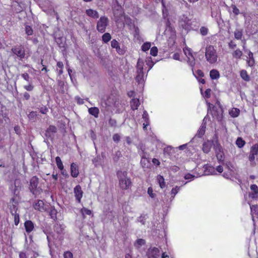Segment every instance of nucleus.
Returning a JSON list of instances; mask_svg holds the SVG:
<instances>
[{
    "label": "nucleus",
    "instance_id": "49",
    "mask_svg": "<svg viewBox=\"0 0 258 258\" xmlns=\"http://www.w3.org/2000/svg\"><path fill=\"white\" fill-rule=\"evenodd\" d=\"M158 53V48L156 46H154L151 48L150 50V54L154 56H156L157 55Z\"/></svg>",
    "mask_w": 258,
    "mask_h": 258
},
{
    "label": "nucleus",
    "instance_id": "47",
    "mask_svg": "<svg viewBox=\"0 0 258 258\" xmlns=\"http://www.w3.org/2000/svg\"><path fill=\"white\" fill-rule=\"evenodd\" d=\"M147 192L148 195L151 198L154 199L156 197V194L153 192V188L151 187H148Z\"/></svg>",
    "mask_w": 258,
    "mask_h": 258
},
{
    "label": "nucleus",
    "instance_id": "59",
    "mask_svg": "<svg viewBox=\"0 0 258 258\" xmlns=\"http://www.w3.org/2000/svg\"><path fill=\"white\" fill-rule=\"evenodd\" d=\"M40 112L44 114H45L48 111V108L46 106H43L40 108Z\"/></svg>",
    "mask_w": 258,
    "mask_h": 258
},
{
    "label": "nucleus",
    "instance_id": "11",
    "mask_svg": "<svg viewBox=\"0 0 258 258\" xmlns=\"http://www.w3.org/2000/svg\"><path fill=\"white\" fill-rule=\"evenodd\" d=\"M74 191L76 200L79 203L81 202V200L83 196V192L81 187L80 185H77L74 189Z\"/></svg>",
    "mask_w": 258,
    "mask_h": 258
},
{
    "label": "nucleus",
    "instance_id": "62",
    "mask_svg": "<svg viewBox=\"0 0 258 258\" xmlns=\"http://www.w3.org/2000/svg\"><path fill=\"white\" fill-rule=\"evenodd\" d=\"M250 189L252 191V192L258 193V187L255 184H252L250 186Z\"/></svg>",
    "mask_w": 258,
    "mask_h": 258
},
{
    "label": "nucleus",
    "instance_id": "51",
    "mask_svg": "<svg viewBox=\"0 0 258 258\" xmlns=\"http://www.w3.org/2000/svg\"><path fill=\"white\" fill-rule=\"evenodd\" d=\"M23 87L26 90L28 91H31L34 89V86L31 83H29L27 85H24Z\"/></svg>",
    "mask_w": 258,
    "mask_h": 258
},
{
    "label": "nucleus",
    "instance_id": "41",
    "mask_svg": "<svg viewBox=\"0 0 258 258\" xmlns=\"http://www.w3.org/2000/svg\"><path fill=\"white\" fill-rule=\"evenodd\" d=\"M217 160L219 162H223L224 154L223 152H218L216 154Z\"/></svg>",
    "mask_w": 258,
    "mask_h": 258
},
{
    "label": "nucleus",
    "instance_id": "1",
    "mask_svg": "<svg viewBox=\"0 0 258 258\" xmlns=\"http://www.w3.org/2000/svg\"><path fill=\"white\" fill-rule=\"evenodd\" d=\"M205 58L210 64L215 63L218 59V54L215 47L211 45H208L205 48Z\"/></svg>",
    "mask_w": 258,
    "mask_h": 258
},
{
    "label": "nucleus",
    "instance_id": "26",
    "mask_svg": "<svg viewBox=\"0 0 258 258\" xmlns=\"http://www.w3.org/2000/svg\"><path fill=\"white\" fill-rule=\"evenodd\" d=\"M210 76L212 80H216L220 77L219 72L216 70H212L210 72Z\"/></svg>",
    "mask_w": 258,
    "mask_h": 258
},
{
    "label": "nucleus",
    "instance_id": "2",
    "mask_svg": "<svg viewBox=\"0 0 258 258\" xmlns=\"http://www.w3.org/2000/svg\"><path fill=\"white\" fill-rule=\"evenodd\" d=\"M117 174L120 188L123 190L128 189L131 186L132 182L130 178L127 176V172L118 171Z\"/></svg>",
    "mask_w": 258,
    "mask_h": 258
},
{
    "label": "nucleus",
    "instance_id": "31",
    "mask_svg": "<svg viewBox=\"0 0 258 258\" xmlns=\"http://www.w3.org/2000/svg\"><path fill=\"white\" fill-rule=\"evenodd\" d=\"M157 179L160 187L161 188H163L165 186V182L163 177L159 175L157 176Z\"/></svg>",
    "mask_w": 258,
    "mask_h": 258
},
{
    "label": "nucleus",
    "instance_id": "46",
    "mask_svg": "<svg viewBox=\"0 0 258 258\" xmlns=\"http://www.w3.org/2000/svg\"><path fill=\"white\" fill-rule=\"evenodd\" d=\"M214 150L215 151L216 154L218 152H223L222 147L218 143L214 145Z\"/></svg>",
    "mask_w": 258,
    "mask_h": 258
},
{
    "label": "nucleus",
    "instance_id": "15",
    "mask_svg": "<svg viewBox=\"0 0 258 258\" xmlns=\"http://www.w3.org/2000/svg\"><path fill=\"white\" fill-rule=\"evenodd\" d=\"M111 46L112 48H115L118 54H123L124 53L123 49L120 47L118 42L116 40L113 39L111 41Z\"/></svg>",
    "mask_w": 258,
    "mask_h": 258
},
{
    "label": "nucleus",
    "instance_id": "56",
    "mask_svg": "<svg viewBox=\"0 0 258 258\" xmlns=\"http://www.w3.org/2000/svg\"><path fill=\"white\" fill-rule=\"evenodd\" d=\"M37 116V113L36 112L34 111H31L30 112V113L28 114V116L29 119L32 120L34 119Z\"/></svg>",
    "mask_w": 258,
    "mask_h": 258
},
{
    "label": "nucleus",
    "instance_id": "55",
    "mask_svg": "<svg viewBox=\"0 0 258 258\" xmlns=\"http://www.w3.org/2000/svg\"><path fill=\"white\" fill-rule=\"evenodd\" d=\"M211 90L210 89H207L203 94V96L207 98H210L211 96Z\"/></svg>",
    "mask_w": 258,
    "mask_h": 258
},
{
    "label": "nucleus",
    "instance_id": "36",
    "mask_svg": "<svg viewBox=\"0 0 258 258\" xmlns=\"http://www.w3.org/2000/svg\"><path fill=\"white\" fill-rule=\"evenodd\" d=\"M233 57L237 59H240L242 55V52L239 49L235 50L232 53Z\"/></svg>",
    "mask_w": 258,
    "mask_h": 258
},
{
    "label": "nucleus",
    "instance_id": "44",
    "mask_svg": "<svg viewBox=\"0 0 258 258\" xmlns=\"http://www.w3.org/2000/svg\"><path fill=\"white\" fill-rule=\"evenodd\" d=\"M183 50L186 57L188 56H191V55L192 54L191 50L187 47H184L183 49Z\"/></svg>",
    "mask_w": 258,
    "mask_h": 258
},
{
    "label": "nucleus",
    "instance_id": "8",
    "mask_svg": "<svg viewBox=\"0 0 258 258\" xmlns=\"http://www.w3.org/2000/svg\"><path fill=\"white\" fill-rule=\"evenodd\" d=\"M34 208L40 212H44L46 210V207L42 200H38L33 204Z\"/></svg>",
    "mask_w": 258,
    "mask_h": 258
},
{
    "label": "nucleus",
    "instance_id": "23",
    "mask_svg": "<svg viewBox=\"0 0 258 258\" xmlns=\"http://www.w3.org/2000/svg\"><path fill=\"white\" fill-rule=\"evenodd\" d=\"M250 210H251V214L252 218V220L254 221V217L257 216L258 217V206L257 205H252L250 206Z\"/></svg>",
    "mask_w": 258,
    "mask_h": 258
},
{
    "label": "nucleus",
    "instance_id": "53",
    "mask_svg": "<svg viewBox=\"0 0 258 258\" xmlns=\"http://www.w3.org/2000/svg\"><path fill=\"white\" fill-rule=\"evenodd\" d=\"M64 258H73V253L70 251H67L63 253Z\"/></svg>",
    "mask_w": 258,
    "mask_h": 258
},
{
    "label": "nucleus",
    "instance_id": "25",
    "mask_svg": "<svg viewBox=\"0 0 258 258\" xmlns=\"http://www.w3.org/2000/svg\"><path fill=\"white\" fill-rule=\"evenodd\" d=\"M206 127V126L205 123H203L198 130L196 136H198L199 138H201L205 133Z\"/></svg>",
    "mask_w": 258,
    "mask_h": 258
},
{
    "label": "nucleus",
    "instance_id": "29",
    "mask_svg": "<svg viewBox=\"0 0 258 258\" xmlns=\"http://www.w3.org/2000/svg\"><path fill=\"white\" fill-rule=\"evenodd\" d=\"M180 189V187L176 186L175 187L173 188L170 192L171 195V201L173 200L175 195L178 192V191Z\"/></svg>",
    "mask_w": 258,
    "mask_h": 258
},
{
    "label": "nucleus",
    "instance_id": "9",
    "mask_svg": "<svg viewBox=\"0 0 258 258\" xmlns=\"http://www.w3.org/2000/svg\"><path fill=\"white\" fill-rule=\"evenodd\" d=\"M30 190L31 192L34 194L38 184V178L35 176L32 177L30 179Z\"/></svg>",
    "mask_w": 258,
    "mask_h": 258
},
{
    "label": "nucleus",
    "instance_id": "5",
    "mask_svg": "<svg viewBox=\"0 0 258 258\" xmlns=\"http://www.w3.org/2000/svg\"><path fill=\"white\" fill-rule=\"evenodd\" d=\"M179 24L183 29L186 30H189L191 29V20L185 15H183L181 17L179 21Z\"/></svg>",
    "mask_w": 258,
    "mask_h": 258
},
{
    "label": "nucleus",
    "instance_id": "63",
    "mask_svg": "<svg viewBox=\"0 0 258 258\" xmlns=\"http://www.w3.org/2000/svg\"><path fill=\"white\" fill-rule=\"evenodd\" d=\"M14 222L16 225H17L19 223V215L18 214H15L14 216Z\"/></svg>",
    "mask_w": 258,
    "mask_h": 258
},
{
    "label": "nucleus",
    "instance_id": "20",
    "mask_svg": "<svg viewBox=\"0 0 258 258\" xmlns=\"http://www.w3.org/2000/svg\"><path fill=\"white\" fill-rule=\"evenodd\" d=\"M71 173L73 177H77L79 175L78 166L74 163H73L71 165Z\"/></svg>",
    "mask_w": 258,
    "mask_h": 258
},
{
    "label": "nucleus",
    "instance_id": "48",
    "mask_svg": "<svg viewBox=\"0 0 258 258\" xmlns=\"http://www.w3.org/2000/svg\"><path fill=\"white\" fill-rule=\"evenodd\" d=\"M54 231H55L58 233H60L62 232L63 228L60 224H56L54 226Z\"/></svg>",
    "mask_w": 258,
    "mask_h": 258
},
{
    "label": "nucleus",
    "instance_id": "39",
    "mask_svg": "<svg viewBox=\"0 0 258 258\" xmlns=\"http://www.w3.org/2000/svg\"><path fill=\"white\" fill-rule=\"evenodd\" d=\"M229 114L233 117H237L239 114V110L234 108L229 112Z\"/></svg>",
    "mask_w": 258,
    "mask_h": 258
},
{
    "label": "nucleus",
    "instance_id": "21",
    "mask_svg": "<svg viewBox=\"0 0 258 258\" xmlns=\"http://www.w3.org/2000/svg\"><path fill=\"white\" fill-rule=\"evenodd\" d=\"M247 58L248 59L246 60L248 66L249 67L253 66L255 64V61L253 58V53L250 51H248Z\"/></svg>",
    "mask_w": 258,
    "mask_h": 258
},
{
    "label": "nucleus",
    "instance_id": "35",
    "mask_svg": "<svg viewBox=\"0 0 258 258\" xmlns=\"http://www.w3.org/2000/svg\"><path fill=\"white\" fill-rule=\"evenodd\" d=\"M56 165L59 169L62 170L63 169V165L59 157L57 156L55 158Z\"/></svg>",
    "mask_w": 258,
    "mask_h": 258
},
{
    "label": "nucleus",
    "instance_id": "40",
    "mask_svg": "<svg viewBox=\"0 0 258 258\" xmlns=\"http://www.w3.org/2000/svg\"><path fill=\"white\" fill-rule=\"evenodd\" d=\"M111 38V36L109 33H105L102 36V41L105 43H107L109 41Z\"/></svg>",
    "mask_w": 258,
    "mask_h": 258
},
{
    "label": "nucleus",
    "instance_id": "64",
    "mask_svg": "<svg viewBox=\"0 0 258 258\" xmlns=\"http://www.w3.org/2000/svg\"><path fill=\"white\" fill-rule=\"evenodd\" d=\"M22 77L26 81L29 82V76L27 73H24L21 75Z\"/></svg>",
    "mask_w": 258,
    "mask_h": 258
},
{
    "label": "nucleus",
    "instance_id": "30",
    "mask_svg": "<svg viewBox=\"0 0 258 258\" xmlns=\"http://www.w3.org/2000/svg\"><path fill=\"white\" fill-rule=\"evenodd\" d=\"M145 244V240L143 239H138L134 243V246L138 249Z\"/></svg>",
    "mask_w": 258,
    "mask_h": 258
},
{
    "label": "nucleus",
    "instance_id": "60",
    "mask_svg": "<svg viewBox=\"0 0 258 258\" xmlns=\"http://www.w3.org/2000/svg\"><path fill=\"white\" fill-rule=\"evenodd\" d=\"M112 139L115 142H118L120 139V137L119 134H115L113 136Z\"/></svg>",
    "mask_w": 258,
    "mask_h": 258
},
{
    "label": "nucleus",
    "instance_id": "54",
    "mask_svg": "<svg viewBox=\"0 0 258 258\" xmlns=\"http://www.w3.org/2000/svg\"><path fill=\"white\" fill-rule=\"evenodd\" d=\"M231 8H232L233 13L235 15H238L240 13L239 9L236 7L235 5H232Z\"/></svg>",
    "mask_w": 258,
    "mask_h": 258
},
{
    "label": "nucleus",
    "instance_id": "32",
    "mask_svg": "<svg viewBox=\"0 0 258 258\" xmlns=\"http://www.w3.org/2000/svg\"><path fill=\"white\" fill-rule=\"evenodd\" d=\"M141 164L143 168H145L149 166L150 162L147 158L143 156L141 160Z\"/></svg>",
    "mask_w": 258,
    "mask_h": 258
},
{
    "label": "nucleus",
    "instance_id": "19",
    "mask_svg": "<svg viewBox=\"0 0 258 258\" xmlns=\"http://www.w3.org/2000/svg\"><path fill=\"white\" fill-rule=\"evenodd\" d=\"M86 13L88 16L93 19H97L99 17L98 12L91 9L86 10Z\"/></svg>",
    "mask_w": 258,
    "mask_h": 258
},
{
    "label": "nucleus",
    "instance_id": "12",
    "mask_svg": "<svg viewBox=\"0 0 258 258\" xmlns=\"http://www.w3.org/2000/svg\"><path fill=\"white\" fill-rule=\"evenodd\" d=\"M56 132V128L55 126L50 125L45 132V136L47 138L52 139Z\"/></svg>",
    "mask_w": 258,
    "mask_h": 258
},
{
    "label": "nucleus",
    "instance_id": "52",
    "mask_svg": "<svg viewBox=\"0 0 258 258\" xmlns=\"http://www.w3.org/2000/svg\"><path fill=\"white\" fill-rule=\"evenodd\" d=\"M56 214H57V211L55 209H53L50 210V215L52 219H55L56 218Z\"/></svg>",
    "mask_w": 258,
    "mask_h": 258
},
{
    "label": "nucleus",
    "instance_id": "58",
    "mask_svg": "<svg viewBox=\"0 0 258 258\" xmlns=\"http://www.w3.org/2000/svg\"><path fill=\"white\" fill-rule=\"evenodd\" d=\"M121 156V153L119 151H117L115 152L114 157L113 158L114 160L117 161L119 158Z\"/></svg>",
    "mask_w": 258,
    "mask_h": 258
},
{
    "label": "nucleus",
    "instance_id": "13",
    "mask_svg": "<svg viewBox=\"0 0 258 258\" xmlns=\"http://www.w3.org/2000/svg\"><path fill=\"white\" fill-rule=\"evenodd\" d=\"M24 227L26 232L29 234L32 232L34 229V224L30 220H27L24 223Z\"/></svg>",
    "mask_w": 258,
    "mask_h": 258
},
{
    "label": "nucleus",
    "instance_id": "10",
    "mask_svg": "<svg viewBox=\"0 0 258 258\" xmlns=\"http://www.w3.org/2000/svg\"><path fill=\"white\" fill-rule=\"evenodd\" d=\"M114 16L115 18V21H118L123 15L122 8L120 6H117L114 10Z\"/></svg>",
    "mask_w": 258,
    "mask_h": 258
},
{
    "label": "nucleus",
    "instance_id": "42",
    "mask_svg": "<svg viewBox=\"0 0 258 258\" xmlns=\"http://www.w3.org/2000/svg\"><path fill=\"white\" fill-rule=\"evenodd\" d=\"M81 212L83 216V217H85V215H90L91 214V211L87 209L86 208H83L81 209Z\"/></svg>",
    "mask_w": 258,
    "mask_h": 258
},
{
    "label": "nucleus",
    "instance_id": "50",
    "mask_svg": "<svg viewBox=\"0 0 258 258\" xmlns=\"http://www.w3.org/2000/svg\"><path fill=\"white\" fill-rule=\"evenodd\" d=\"M26 33L29 35H32L33 34V30L32 28L29 26H26L25 27Z\"/></svg>",
    "mask_w": 258,
    "mask_h": 258
},
{
    "label": "nucleus",
    "instance_id": "18",
    "mask_svg": "<svg viewBox=\"0 0 258 258\" xmlns=\"http://www.w3.org/2000/svg\"><path fill=\"white\" fill-rule=\"evenodd\" d=\"M205 175L215 174V169L213 166L209 165H205L204 166Z\"/></svg>",
    "mask_w": 258,
    "mask_h": 258
},
{
    "label": "nucleus",
    "instance_id": "45",
    "mask_svg": "<svg viewBox=\"0 0 258 258\" xmlns=\"http://www.w3.org/2000/svg\"><path fill=\"white\" fill-rule=\"evenodd\" d=\"M151 47V43L150 42L144 43L142 46V50L143 51H146L149 49Z\"/></svg>",
    "mask_w": 258,
    "mask_h": 258
},
{
    "label": "nucleus",
    "instance_id": "38",
    "mask_svg": "<svg viewBox=\"0 0 258 258\" xmlns=\"http://www.w3.org/2000/svg\"><path fill=\"white\" fill-rule=\"evenodd\" d=\"M146 64L149 67L148 72L150 70L153 66L154 65V62L152 61L151 57H148L146 59Z\"/></svg>",
    "mask_w": 258,
    "mask_h": 258
},
{
    "label": "nucleus",
    "instance_id": "33",
    "mask_svg": "<svg viewBox=\"0 0 258 258\" xmlns=\"http://www.w3.org/2000/svg\"><path fill=\"white\" fill-rule=\"evenodd\" d=\"M242 30L236 29L234 31V37L235 39L240 40L242 38Z\"/></svg>",
    "mask_w": 258,
    "mask_h": 258
},
{
    "label": "nucleus",
    "instance_id": "16",
    "mask_svg": "<svg viewBox=\"0 0 258 258\" xmlns=\"http://www.w3.org/2000/svg\"><path fill=\"white\" fill-rule=\"evenodd\" d=\"M142 119L144 121L143 123V129L145 131L147 130V127L150 124L149 114L146 111H144L142 115Z\"/></svg>",
    "mask_w": 258,
    "mask_h": 258
},
{
    "label": "nucleus",
    "instance_id": "22",
    "mask_svg": "<svg viewBox=\"0 0 258 258\" xmlns=\"http://www.w3.org/2000/svg\"><path fill=\"white\" fill-rule=\"evenodd\" d=\"M88 112L89 114L94 116L95 117L97 118L98 117L99 110L97 107H93L89 108L88 109Z\"/></svg>",
    "mask_w": 258,
    "mask_h": 258
},
{
    "label": "nucleus",
    "instance_id": "27",
    "mask_svg": "<svg viewBox=\"0 0 258 258\" xmlns=\"http://www.w3.org/2000/svg\"><path fill=\"white\" fill-rule=\"evenodd\" d=\"M225 165L226 166L228 170L231 172L234 173L235 171H236V169L235 166L231 162H226L225 163Z\"/></svg>",
    "mask_w": 258,
    "mask_h": 258
},
{
    "label": "nucleus",
    "instance_id": "17",
    "mask_svg": "<svg viewBox=\"0 0 258 258\" xmlns=\"http://www.w3.org/2000/svg\"><path fill=\"white\" fill-rule=\"evenodd\" d=\"M213 145V142L211 141H207L203 144V150L204 153H208Z\"/></svg>",
    "mask_w": 258,
    "mask_h": 258
},
{
    "label": "nucleus",
    "instance_id": "61",
    "mask_svg": "<svg viewBox=\"0 0 258 258\" xmlns=\"http://www.w3.org/2000/svg\"><path fill=\"white\" fill-rule=\"evenodd\" d=\"M195 177V175H193L189 173L186 174L184 176V178L185 179L190 180L194 179Z\"/></svg>",
    "mask_w": 258,
    "mask_h": 258
},
{
    "label": "nucleus",
    "instance_id": "57",
    "mask_svg": "<svg viewBox=\"0 0 258 258\" xmlns=\"http://www.w3.org/2000/svg\"><path fill=\"white\" fill-rule=\"evenodd\" d=\"M208 29L205 27H202L200 29L201 33L203 36L206 35L208 34Z\"/></svg>",
    "mask_w": 258,
    "mask_h": 258
},
{
    "label": "nucleus",
    "instance_id": "6",
    "mask_svg": "<svg viewBox=\"0 0 258 258\" xmlns=\"http://www.w3.org/2000/svg\"><path fill=\"white\" fill-rule=\"evenodd\" d=\"M12 51L20 59L24 58L25 55L24 48L21 46L14 47L12 48Z\"/></svg>",
    "mask_w": 258,
    "mask_h": 258
},
{
    "label": "nucleus",
    "instance_id": "24",
    "mask_svg": "<svg viewBox=\"0 0 258 258\" xmlns=\"http://www.w3.org/2000/svg\"><path fill=\"white\" fill-rule=\"evenodd\" d=\"M140 105L139 100L137 98H133L131 101V106L133 110L137 109Z\"/></svg>",
    "mask_w": 258,
    "mask_h": 258
},
{
    "label": "nucleus",
    "instance_id": "7",
    "mask_svg": "<svg viewBox=\"0 0 258 258\" xmlns=\"http://www.w3.org/2000/svg\"><path fill=\"white\" fill-rule=\"evenodd\" d=\"M148 258H158L160 256V251L157 247H150L147 251Z\"/></svg>",
    "mask_w": 258,
    "mask_h": 258
},
{
    "label": "nucleus",
    "instance_id": "14",
    "mask_svg": "<svg viewBox=\"0 0 258 258\" xmlns=\"http://www.w3.org/2000/svg\"><path fill=\"white\" fill-rule=\"evenodd\" d=\"M258 154V145L255 144L253 145L251 148L250 153L249 157L250 161H253L255 159V156Z\"/></svg>",
    "mask_w": 258,
    "mask_h": 258
},
{
    "label": "nucleus",
    "instance_id": "28",
    "mask_svg": "<svg viewBox=\"0 0 258 258\" xmlns=\"http://www.w3.org/2000/svg\"><path fill=\"white\" fill-rule=\"evenodd\" d=\"M187 62L188 64L192 69L196 64L195 59V57H194L193 54H191V56H187Z\"/></svg>",
    "mask_w": 258,
    "mask_h": 258
},
{
    "label": "nucleus",
    "instance_id": "43",
    "mask_svg": "<svg viewBox=\"0 0 258 258\" xmlns=\"http://www.w3.org/2000/svg\"><path fill=\"white\" fill-rule=\"evenodd\" d=\"M15 187H14V189H13V193L14 195H17L19 193V191H18V188L19 187V185H20V182L18 180H16L15 181Z\"/></svg>",
    "mask_w": 258,
    "mask_h": 258
},
{
    "label": "nucleus",
    "instance_id": "3",
    "mask_svg": "<svg viewBox=\"0 0 258 258\" xmlns=\"http://www.w3.org/2000/svg\"><path fill=\"white\" fill-rule=\"evenodd\" d=\"M144 62L142 59L139 58L137 63L136 80L139 83L142 84L146 78L147 74L143 71Z\"/></svg>",
    "mask_w": 258,
    "mask_h": 258
},
{
    "label": "nucleus",
    "instance_id": "37",
    "mask_svg": "<svg viewBox=\"0 0 258 258\" xmlns=\"http://www.w3.org/2000/svg\"><path fill=\"white\" fill-rule=\"evenodd\" d=\"M245 144V141L241 138H238L236 141V145L240 148L243 147Z\"/></svg>",
    "mask_w": 258,
    "mask_h": 258
},
{
    "label": "nucleus",
    "instance_id": "34",
    "mask_svg": "<svg viewBox=\"0 0 258 258\" xmlns=\"http://www.w3.org/2000/svg\"><path fill=\"white\" fill-rule=\"evenodd\" d=\"M240 76L245 81L248 82L250 80V78L245 70H242L240 72Z\"/></svg>",
    "mask_w": 258,
    "mask_h": 258
},
{
    "label": "nucleus",
    "instance_id": "4",
    "mask_svg": "<svg viewBox=\"0 0 258 258\" xmlns=\"http://www.w3.org/2000/svg\"><path fill=\"white\" fill-rule=\"evenodd\" d=\"M109 24V19L106 16H101L97 22L96 29L98 32L104 33Z\"/></svg>",
    "mask_w": 258,
    "mask_h": 258
}]
</instances>
